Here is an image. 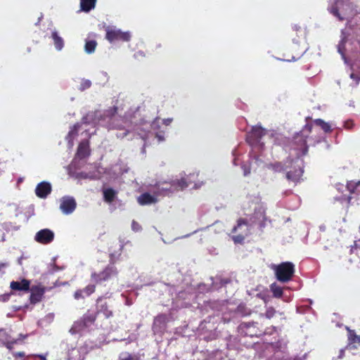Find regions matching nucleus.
<instances>
[{"label":"nucleus","mask_w":360,"mask_h":360,"mask_svg":"<svg viewBox=\"0 0 360 360\" xmlns=\"http://www.w3.org/2000/svg\"><path fill=\"white\" fill-rule=\"evenodd\" d=\"M350 77H351L352 79H353L356 80V84H358V81H359V80L357 79V78H356V77L354 75V74H351V75H350Z\"/></svg>","instance_id":"864d4df0"},{"label":"nucleus","mask_w":360,"mask_h":360,"mask_svg":"<svg viewBox=\"0 0 360 360\" xmlns=\"http://www.w3.org/2000/svg\"><path fill=\"white\" fill-rule=\"evenodd\" d=\"M96 0H80L81 9L83 11L89 12L94 8Z\"/></svg>","instance_id":"4be33fe9"},{"label":"nucleus","mask_w":360,"mask_h":360,"mask_svg":"<svg viewBox=\"0 0 360 360\" xmlns=\"http://www.w3.org/2000/svg\"><path fill=\"white\" fill-rule=\"evenodd\" d=\"M37 356L39 357L41 360H46V356L42 354H37Z\"/></svg>","instance_id":"5fc2aeb1"},{"label":"nucleus","mask_w":360,"mask_h":360,"mask_svg":"<svg viewBox=\"0 0 360 360\" xmlns=\"http://www.w3.org/2000/svg\"><path fill=\"white\" fill-rule=\"evenodd\" d=\"M20 340L25 338L26 337V335H20Z\"/></svg>","instance_id":"13d9d810"},{"label":"nucleus","mask_w":360,"mask_h":360,"mask_svg":"<svg viewBox=\"0 0 360 360\" xmlns=\"http://www.w3.org/2000/svg\"><path fill=\"white\" fill-rule=\"evenodd\" d=\"M8 266L7 262H0V271Z\"/></svg>","instance_id":"8fccbe9b"},{"label":"nucleus","mask_w":360,"mask_h":360,"mask_svg":"<svg viewBox=\"0 0 360 360\" xmlns=\"http://www.w3.org/2000/svg\"><path fill=\"white\" fill-rule=\"evenodd\" d=\"M122 172L120 165H115L108 171V175L110 176V178H115L122 174Z\"/></svg>","instance_id":"5701e85b"},{"label":"nucleus","mask_w":360,"mask_h":360,"mask_svg":"<svg viewBox=\"0 0 360 360\" xmlns=\"http://www.w3.org/2000/svg\"><path fill=\"white\" fill-rule=\"evenodd\" d=\"M306 143H307V141L305 139H302V141H301V144H300V146L302 149H304L305 150H307V146H306Z\"/></svg>","instance_id":"49530a36"},{"label":"nucleus","mask_w":360,"mask_h":360,"mask_svg":"<svg viewBox=\"0 0 360 360\" xmlns=\"http://www.w3.org/2000/svg\"><path fill=\"white\" fill-rule=\"evenodd\" d=\"M155 137L158 139L159 142L163 141L165 140V137L163 134L156 133Z\"/></svg>","instance_id":"a18cd8bd"},{"label":"nucleus","mask_w":360,"mask_h":360,"mask_svg":"<svg viewBox=\"0 0 360 360\" xmlns=\"http://www.w3.org/2000/svg\"><path fill=\"white\" fill-rule=\"evenodd\" d=\"M117 271L113 266H108L103 271L98 274L95 273L91 274L92 279L97 282L108 281L117 276Z\"/></svg>","instance_id":"1a4fd4ad"},{"label":"nucleus","mask_w":360,"mask_h":360,"mask_svg":"<svg viewBox=\"0 0 360 360\" xmlns=\"http://www.w3.org/2000/svg\"><path fill=\"white\" fill-rule=\"evenodd\" d=\"M11 295V293H5L3 295H0V302H7L10 299Z\"/></svg>","instance_id":"e433bc0d"},{"label":"nucleus","mask_w":360,"mask_h":360,"mask_svg":"<svg viewBox=\"0 0 360 360\" xmlns=\"http://www.w3.org/2000/svg\"><path fill=\"white\" fill-rule=\"evenodd\" d=\"M97 43L94 40L87 41L85 44V51L87 53H92L94 52Z\"/></svg>","instance_id":"cd10ccee"},{"label":"nucleus","mask_w":360,"mask_h":360,"mask_svg":"<svg viewBox=\"0 0 360 360\" xmlns=\"http://www.w3.org/2000/svg\"><path fill=\"white\" fill-rule=\"evenodd\" d=\"M93 117V115L89 114L87 115L86 117L83 118V122L82 124H77L73 126L70 130L68 136H66V139L68 141V146L70 148H72L74 146L73 139L77 135L78 132L82 131V134L85 133V136H89L91 133L89 131V129L87 128L89 124V120Z\"/></svg>","instance_id":"20e7f679"},{"label":"nucleus","mask_w":360,"mask_h":360,"mask_svg":"<svg viewBox=\"0 0 360 360\" xmlns=\"http://www.w3.org/2000/svg\"><path fill=\"white\" fill-rule=\"evenodd\" d=\"M30 282L27 279H22L20 281H12L10 287L13 290L27 292L30 290Z\"/></svg>","instance_id":"f3484780"},{"label":"nucleus","mask_w":360,"mask_h":360,"mask_svg":"<svg viewBox=\"0 0 360 360\" xmlns=\"http://www.w3.org/2000/svg\"><path fill=\"white\" fill-rule=\"evenodd\" d=\"M275 310L273 309V308H269L266 309V316L268 318V319H270L271 317L274 316V314H275Z\"/></svg>","instance_id":"4c0bfd02"},{"label":"nucleus","mask_w":360,"mask_h":360,"mask_svg":"<svg viewBox=\"0 0 360 360\" xmlns=\"http://www.w3.org/2000/svg\"><path fill=\"white\" fill-rule=\"evenodd\" d=\"M271 269L274 271L278 281L285 283L291 280L294 272L295 266L292 263L286 262L280 264H271Z\"/></svg>","instance_id":"7ed1b4c3"},{"label":"nucleus","mask_w":360,"mask_h":360,"mask_svg":"<svg viewBox=\"0 0 360 360\" xmlns=\"http://www.w3.org/2000/svg\"><path fill=\"white\" fill-rule=\"evenodd\" d=\"M157 197V193L152 195L149 193H144L138 198L137 200L141 205H150L158 201Z\"/></svg>","instance_id":"dca6fc26"},{"label":"nucleus","mask_w":360,"mask_h":360,"mask_svg":"<svg viewBox=\"0 0 360 360\" xmlns=\"http://www.w3.org/2000/svg\"><path fill=\"white\" fill-rule=\"evenodd\" d=\"M95 321L94 316H84L82 319L75 321L70 329L72 334H76L89 327Z\"/></svg>","instance_id":"6e6552de"},{"label":"nucleus","mask_w":360,"mask_h":360,"mask_svg":"<svg viewBox=\"0 0 360 360\" xmlns=\"http://www.w3.org/2000/svg\"><path fill=\"white\" fill-rule=\"evenodd\" d=\"M353 122L351 120L346 121L344 123V127L348 129H352L353 127Z\"/></svg>","instance_id":"a19ab883"},{"label":"nucleus","mask_w":360,"mask_h":360,"mask_svg":"<svg viewBox=\"0 0 360 360\" xmlns=\"http://www.w3.org/2000/svg\"><path fill=\"white\" fill-rule=\"evenodd\" d=\"M19 340H12V341H9L6 343V347L8 349H11L13 348V345L14 344H16L18 343Z\"/></svg>","instance_id":"79ce46f5"},{"label":"nucleus","mask_w":360,"mask_h":360,"mask_svg":"<svg viewBox=\"0 0 360 360\" xmlns=\"http://www.w3.org/2000/svg\"><path fill=\"white\" fill-rule=\"evenodd\" d=\"M243 170V175L245 176H248V174H250V169L248 166H247L246 165H243L241 166Z\"/></svg>","instance_id":"58836bf2"},{"label":"nucleus","mask_w":360,"mask_h":360,"mask_svg":"<svg viewBox=\"0 0 360 360\" xmlns=\"http://www.w3.org/2000/svg\"><path fill=\"white\" fill-rule=\"evenodd\" d=\"M314 123L320 126L325 132H330L331 131V126L329 123L324 122L321 119H317L314 121Z\"/></svg>","instance_id":"bb28decb"},{"label":"nucleus","mask_w":360,"mask_h":360,"mask_svg":"<svg viewBox=\"0 0 360 360\" xmlns=\"http://www.w3.org/2000/svg\"><path fill=\"white\" fill-rule=\"evenodd\" d=\"M51 38L53 41V44L56 50L61 51L64 46V41L63 38L59 36L56 30L52 31Z\"/></svg>","instance_id":"412c9836"},{"label":"nucleus","mask_w":360,"mask_h":360,"mask_svg":"<svg viewBox=\"0 0 360 360\" xmlns=\"http://www.w3.org/2000/svg\"><path fill=\"white\" fill-rule=\"evenodd\" d=\"M51 191V186L49 183L43 181L39 183L36 188L35 193L40 198H45Z\"/></svg>","instance_id":"2eb2a0df"},{"label":"nucleus","mask_w":360,"mask_h":360,"mask_svg":"<svg viewBox=\"0 0 360 360\" xmlns=\"http://www.w3.org/2000/svg\"><path fill=\"white\" fill-rule=\"evenodd\" d=\"M128 131H129L128 130H125L124 132H123L122 134L121 133L120 134H117V136L118 138H124L127 134Z\"/></svg>","instance_id":"09e8293b"},{"label":"nucleus","mask_w":360,"mask_h":360,"mask_svg":"<svg viewBox=\"0 0 360 360\" xmlns=\"http://www.w3.org/2000/svg\"><path fill=\"white\" fill-rule=\"evenodd\" d=\"M233 235L232 238L235 243H241L245 238L250 233V226L243 219H239L238 224L233 229Z\"/></svg>","instance_id":"423d86ee"},{"label":"nucleus","mask_w":360,"mask_h":360,"mask_svg":"<svg viewBox=\"0 0 360 360\" xmlns=\"http://www.w3.org/2000/svg\"><path fill=\"white\" fill-rule=\"evenodd\" d=\"M273 169L276 172L286 170L287 178L297 183L300 181L303 174V162L299 158H297L295 160H288L284 166L281 163H276L273 165Z\"/></svg>","instance_id":"f257e3e1"},{"label":"nucleus","mask_w":360,"mask_h":360,"mask_svg":"<svg viewBox=\"0 0 360 360\" xmlns=\"http://www.w3.org/2000/svg\"><path fill=\"white\" fill-rule=\"evenodd\" d=\"M328 11L341 21L355 14L353 4L349 0H335L334 5L328 7Z\"/></svg>","instance_id":"f03ea898"},{"label":"nucleus","mask_w":360,"mask_h":360,"mask_svg":"<svg viewBox=\"0 0 360 360\" xmlns=\"http://www.w3.org/2000/svg\"><path fill=\"white\" fill-rule=\"evenodd\" d=\"M110 128H117V129H122V127L120 126V125H115V126H111V127H109ZM123 128H124V127H123Z\"/></svg>","instance_id":"4d7b16f0"},{"label":"nucleus","mask_w":360,"mask_h":360,"mask_svg":"<svg viewBox=\"0 0 360 360\" xmlns=\"http://www.w3.org/2000/svg\"><path fill=\"white\" fill-rule=\"evenodd\" d=\"M53 318H54V314H52V313H50V314H47V315L46 316V317H45L46 320L47 321H49V322L52 321H53Z\"/></svg>","instance_id":"37998d69"},{"label":"nucleus","mask_w":360,"mask_h":360,"mask_svg":"<svg viewBox=\"0 0 360 360\" xmlns=\"http://www.w3.org/2000/svg\"><path fill=\"white\" fill-rule=\"evenodd\" d=\"M89 143L86 140L82 141L77 149L76 158H84L89 155Z\"/></svg>","instance_id":"6ab92c4d"},{"label":"nucleus","mask_w":360,"mask_h":360,"mask_svg":"<svg viewBox=\"0 0 360 360\" xmlns=\"http://www.w3.org/2000/svg\"><path fill=\"white\" fill-rule=\"evenodd\" d=\"M54 233L48 229H44L36 233L34 240L41 244H49L53 240Z\"/></svg>","instance_id":"9b49d317"},{"label":"nucleus","mask_w":360,"mask_h":360,"mask_svg":"<svg viewBox=\"0 0 360 360\" xmlns=\"http://www.w3.org/2000/svg\"><path fill=\"white\" fill-rule=\"evenodd\" d=\"M76 201L72 197L65 196L60 199V209L65 214H70L76 208Z\"/></svg>","instance_id":"9d476101"},{"label":"nucleus","mask_w":360,"mask_h":360,"mask_svg":"<svg viewBox=\"0 0 360 360\" xmlns=\"http://www.w3.org/2000/svg\"><path fill=\"white\" fill-rule=\"evenodd\" d=\"M87 348L84 346L74 347L68 352V360H84L87 354Z\"/></svg>","instance_id":"f8f14e48"},{"label":"nucleus","mask_w":360,"mask_h":360,"mask_svg":"<svg viewBox=\"0 0 360 360\" xmlns=\"http://www.w3.org/2000/svg\"><path fill=\"white\" fill-rule=\"evenodd\" d=\"M344 352H345L344 349H341V350L340 351V354H339V356H338V357H339V358H342V356H343V355H344Z\"/></svg>","instance_id":"6e6d98bb"},{"label":"nucleus","mask_w":360,"mask_h":360,"mask_svg":"<svg viewBox=\"0 0 360 360\" xmlns=\"http://www.w3.org/2000/svg\"><path fill=\"white\" fill-rule=\"evenodd\" d=\"M98 312L103 313L106 318H109L112 315V311L108 309L105 304H101L98 306Z\"/></svg>","instance_id":"c85d7f7f"},{"label":"nucleus","mask_w":360,"mask_h":360,"mask_svg":"<svg viewBox=\"0 0 360 360\" xmlns=\"http://www.w3.org/2000/svg\"><path fill=\"white\" fill-rule=\"evenodd\" d=\"M193 188H197L196 184H194V185H193Z\"/></svg>","instance_id":"bf43d9fd"},{"label":"nucleus","mask_w":360,"mask_h":360,"mask_svg":"<svg viewBox=\"0 0 360 360\" xmlns=\"http://www.w3.org/2000/svg\"><path fill=\"white\" fill-rule=\"evenodd\" d=\"M348 34L346 33V32L342 30L341 31V39L338 45V51L340 54H341L342 59L345 60V63L347 62V59L345 58V53H344V49H345V45L347 41Z\"/></svg>","instance_id":"aec40b11"},{"label":"nucleus","mask_w":360,"mask_h":360,"mask_svg":"<svg viewBox=\"0 0 360 360\" xmlns=\"http://www.w3.org/2000/svg\"><path fill=\"white\" fill-rule=\"evenodd\" d=\"M266 134V131L260 126L252 127L249 133L248 139L252 144H259L260 146V140Z\"/></svg>","instance_id":"ddd939ff"},{"label":"nucleus","mask_w":360,"mask_h":360,"mask_svg":"<svg viewBox=\"0 0 360 360\" xmlns=\"http://www.w3.org/2000/svg\"><path fill=\"white\" fill-rule=\"evenodd\" d=\"M311 127L309 124H306L304 129L302 131V136H304L305 138L307 136V134H309L311 131Z\"/></svg>","instance_id":"72a5a7b5"},{"label":"nucleus","mask_w":360,"mask_h":360,"mask_svg":"<svg viewBox=\"0 0 360 360\" xmlns=\"http://www.w3.org/2000/svg\"><path fill=\"white\" fill-rule=\"evenodd\" d=\"M116 195V192L111 188H106L103 190V197L106 202H111Z\"/></svg>","instance_id":"b1692460"},{"label":"nucleus","mask_w":360,"mask_h":360,"mask_svg":"<svg viewBox=\"0 0 360 360\" xmlns=\"http://www.w3.org/2000/svg\"><path fill=\"white\" fill-rule=\"evenodd\" d=\"M271 291L276 297H281L283 295V288L276 283L270 285Z\"/></svg>","instance_id":"a878e982"},{"label":"nucleus","mask_w":360,"mask_h":360,"mask_svg":"<svg viewBox=\"0 0 360 360\" xmlns=\"http://www.w3.org/2000/svg\"><path fill=\"white\" fill-rule=\"evenodd\" d=\"M13 356L15 357V358H17V357H24L25 356V353L22 352H14L13 354Z\"/></svg>","instance_id":"c03bdc74"},{"label":"nucleus","mask_w":360,"mask_h":360,"mask_svg":"<svg viewBox=\"0 0 360 360\" xmlns=\"http://www.w3.org/2000/svg\"><path fill=\"white\" fill-rule=\"evenodd\" d=\"M131 229L134 231H141V226L139 225V223H137L136 221H133L132 223H131Z\"/></svg>","instance_id":"f704fd0d"},{"label":"nucleus","mask_w":360,"mask_h":360,"mask_svg":"<svg viewBox=\"0 0 360 360\" xmlns=\"http://www.w3.org/2000/svg\"><path fill=\"white\" fill-rule=\"evenodd\" d=\"M168 319L166 315L160 314L156 316L153 322V330L155 333H162L165 328Z\"/></svg>","instance_id":"4468645a"},{"label":"nucleus","mask_w":360,"mask_h":360,"mask_svg":"<svg viewBox=\"0 0 360 360\" xmlns=\"http://www.w3.org/2000/svg\"><path fill=\"white\" fill-rule=\"evenodd\" d=\"M172 122V118H167V119H165L162 120V122L165 124V125H169L170 124V123Z\"/></svg>","instance_id":"de8ad7c7"},{"label":"nucleus","mask_w":360,"mask_h":360,"mask_svg":"<svg viewBox=\"0 0 360 360\" xmlns=\"http://www.w3.org/2000/svg\"><path fill=\"white\" fill-rule=\"evenodd\" d=\"M146 128H148V125H147V124H146V126H145V128H144V129H146Z\"/></svg>","instance_id":"052dcab7"},{"label":"nucleus","mask_w":360,"mask_h":360,"mask_svg":"<svg viewBox=\"0 0 360 360\" xmlns=\"http://www.w3.org/2000/svg\"><path fill=\"white\" fill-rule=\"evenodd\" d=\"M348 339L352 344L360 345V335H357L353 330H349Z\"/></svg>","instance_id":"c756f323"},{"label":"nucleus","mask_w":360,"mask_h":360,"mask_svg":"<svg viewBox=\"0 0 360 360\" xmlns=\"http://www.w3.org/2000/svg\"><path fill=\"white\" fill-rule=\"evenodd\" d=\"M91 82L90 80L84 79V80H82V82L81 83L80 89L81 90L86 89L91 86Z\"/></svg>","instance_id":"473e14b6"},{"label":"nucleus","mask_w":360,"mask_h":360,"mask_svg":"<svg viewBox=\"0 0 360 360\" xmlns=\"http://www.w3.org/2000/svg\"><path fill=\"white\" fill-rule=\"evenodd\" d=\"M347 188L351 193L359 194L360 193V181H349L347 183Z\"/></svg>","instance_id":"393cba45"},{"label":"nucleus","mask_w":360,"mask_h":360,"mask_svg":"<svg viewBox=\"0 0 360 360\" xmlns=\"http://www.w3.org/2000/svg\"><path fill=\"white\" fill-rule=\"evenodd\" d=\"M233 155L234 156V158H233V165H237V160H238L237 158H236V155H237L236 151H233Z\"/></svg>","instance_id":"3c124183"},{"label":"nucleus","mask_w":360,"mask_h":360,"mask_svg":"<svg viewBox=\"0 0 360 360\" xmlns=\"http://www.w3.org/2000/svg\"><path fill=\"white\" fill-rule=\"evenodd\" d=\"M30 301L32 303L39 302L44 293V289L41 286H33L31 288Z\"/></svg>","instance_id":"a211bd4d"},{"label":"nucleus","mask_w":360,"mask_h":360,"mask_svg":"<svg viewBox=\"0 0 360 360\" xmlns=\"http://www.w3.org/2000/svg\"><path fill=\"white\" fill-rule=\"evenodd\" d=\"M198 174H192L186 176V177H181V179H176L172 181L171 188H168L167 187H162V191H174L179 189H184L189 186H191L192 184H194V179L197 176Z\"/></svg>","instance_id":"0eeeda50"},{"label":"nucleus","mask_w":360,"mask_h":360,"mask_svg":"<svg viewBox=\"0 0 360 360\" xmlns=\"http://www.w3.org/2000/svg\"><path fill=\"white\" fill-rule=\"evenodd\" d=\"M139 136H140L143 139H144V140H145V139L148 136V134L143 135L141 133H139Z\"/></svg>","instance_id":"603ef678"},{"label":"nucleus","mask_w":360,"mask_h":360,"mask_svg":"<svg viewBox=\"0 0 360 360\" xmlns=\"http://www.w3.org/2000/svg\"><path fill=\"white\" fill-rule=\"evenodd\" d=\"M160 122V119L155 120L153 122V123L150 124V127H151L152 129L154 130V131L157 130L158 129V127H159Z\"/></svg>","instance_id":"c9c22d12"},{"label":"nucleus","mask_w":360,"mask_h":360,"mask_svg":"<svg viewBox=\"0 0 360 360\" xmlns=\"http://www.w3.org/2000/svg\"><path fill=\"white\" fill-rule=\"evenodd\" d=\"M106 39L112 43L116 41H129L131 39L129 32H122L121 30L115 27H108L105 29Z\"/></svg>","instance_id":"39448f33"},{"label":"nucleus","mask_w":360,"mask_h":360,"mask_svg":"<svg viewBox=\"0 0 360 360\" xmlns=\"http://www.w3.org/2000/svg\"><path fill=\"white\" fill-rule=\"evenodd\" d=\"M111 111H113L112 112H111L110 114V116L109 115H107L106 116H105V117L103 119H100L98 120V123L101 125H105V120L108 119V120H110V121H112V122H115V118L113 117H112L114 113L116 112V109L114 108L113 110H112Z\"/></svg>","instance_id":"7c9ffc66"},{"label":"nucleus","mask_w":360,"mask_h":360,"mask_svg":"<svg viewBox=\"0 0 360 360\" xmlns=\"http://www.w3.org/2000/svg\"><path fill=\"white\" fill-rule=\"evenodd\" d=\"M83 294L84 293H83L82 290H79L75 292L74 297L76 300H79V299L84 297V295Z\"/></svg>","instance_id":"ea45409f"},{"label":"nucleus","mask_w":360,"mask_h":360,"mask_svg":"<svg viewBox=\"0 0 360 360\" xmlns=\"http://www.w3.org/2000/svg\"><path fill=\"white\" fill-rule=\"evenodd\" d=\"M95 290V286L94 285H89L84 290H82L84 295L89 296L92 294Z\"/></svg>","instance_id":"2f4dec72"}]
</instances>
